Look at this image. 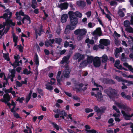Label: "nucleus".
<instances>
[{
  "label": "nucleus",
  "mask_w": 133,
  "mask_h": 133,
  "mask_svg": "<svg viewBox=\"0 0 133 133\" xmlns=\"http://www.w3.org/2000/svg\"><path fill=\"white\" fill-rule=\"evenodd\" d=\"M17 48L20 52H23V47L21 45H18L17 46Z\"/></svg>",
  "instance_id": "de8ad7c7"
},
{
  "label": "nucleus",
  "mask_w": 133,
  "mask_h": 133,
  "mask_svg": "<svg viewBox=\"0 0 133 133\" xmlns=\"http://www.w3.org/2000/svg\"><path fill=\"white\" fill-rule=\"evenodd\" d=\"M77 4L78 5L81 7H84L86 5L85 3V2L81 1H77Z\"/></svg>",
  "instance_id": "a878e982"
},
{
  "label": "nucleus",
  "mask_w": 133,
  "mask_h": 133,
  "mask_svg": "<svg viewBox=\"0 0 133 133\" xmlns=\"http://www.w3.org/2000/svg\"><path fill=\"white\" fill-rule=\"evenodd\" d=\"M124 24L125 27H127L130 25V22L128 20L125 21L124 22Z\"/></svg>",
  "instance_id": "49530a36"
},
{
  "label": "nucleus",
  "mask_w": 133,
  "mask_h": 133,
  "mask_svg": "<svg viewBox=\"0 0 133 133\" xmlns=\"http://www.w3.org/2000/svg\"><path fill=\"white\" fill-rule=\"evenodd\" d=\"M32 92L30 91V92L29 93V94L26 97V99H25V101L26 102V103H28V101L30 100V98H31V96L32 94Z\"/></svg>",
  "instance_id": "37998d69"
},
{
  "label": "nucleus",
  "mask_w": 133,
  "mask_h": 133,
  "mask_svg": "<svg viewBox=\"0 0 133 133\" xmlns=\"http://www.w3.org/2000/svg\"><path fill=\"white\" fill-rule=\"evenodd\" d=\"M99 43L104 46H107L110 44V42L108 39H102L100 40Z\"/></svg>",
  "instance_id": "f8f14e48"
},
{
  "label": "nucleus",
  "mask_w": 133,
  "mask_h": 133,
  "mask_svg": "<svg viewBox=\"0 0 133 133\" xmlns=\"http://www.w3.org/2000/svg\"><path fill=\"white\" fill-rule=\"evenodd\" d=\"M5 13L3 15L0 17V18H3L5 19V22H3L2 24L0 25V29L3 28L4 30V32L0 35V38L2 39L3 37L4 33H6L8 31L10 28L9 25L12 27L15 26V23L12 22V21L10 19L11 17L12 13L10 11L9 9H7L5 11Z\"/></svg>",
  "instance_id": "f257e3e1"
},
{
  "label": "nucleus",
  "mask_w": 133,
  "mask_h": 133,
  "mask_svg": "<svg viewBox=\"0 0 133 133\" xmlns=\"http://www.w3.org/2000/svg\"><path fill=\"white\" fill-rule=\"evenodd\" d=\"M121 96L127 100H130L131 99V97L129 95H126L125 93L124 92H122L121 94Z\"/></svg>",
  "instance_id": "4be33fe9"
},
{
  "label": "nucleus",
  "mask_w": 133,
  "mask_h": 133,
  "mask_svg": "<svg viewBox=\"0 0 133 133\" xmlns=\"http://www.w3.org/2000/svg\"><path fill=\"white\" fill-rule=\"evenodd\" d=\"M54 112L55 113H58L59 114L60 117L62 118L63 119H64V116H66L67 115L66 113L64 110L60 111L59 109L54 110Z\"/></svg>",
  "instance_id": "1a4fd4ad"
},
{
  "label": "nucleus",
  "mask_w": 133,
  "mask_h": 133,
  "mask_svg": "<svg viewBox=\"0 0 133 133\" xmlns=\"http://www.w3.org/2000/svg\"><path fill=\"white\" fill-rule=\"evenodd\" d=\"M19 63H20L21 64H22L21 60H20L19 62H18V61H15V62L13 64H11V65L14 66V68H15L17 66L20 65L19 64Z\"/></svg>",
  "instance_id": "c85d7f7f"
},
{
  "label": "nucleus",
  "mask_w": 133,
  "mask_h": 133,
  "mask_svg": "<svg viewBox=\"0 0 133 133\" xmlns=\"http://www.w3.org/2000/svg\"><path fill=\"white\" fill-rule=\"evenodd\" d=\"M34 62L36 65H38L39 63V60L37 55L36 54L34 57Z\"/></svg>",
  "instance_id": "e433bc0d"
},
{
  "label": "nucleus",
  "mask_w": 133,
  "mask_h": 133,
  "mask_svg": "<svg viewBox=\"0 0 133 133\" xmlns=\"http://www.w3.org/2000/svg\"><path fill=\"white\" fill-rule=\"evenodd\" d=\"M25 19H26L28 21V23L30 24L31 23L30 19L29 17L27 15H25L22 20V22L24 23V21Z\"/></svg>",
  "instance_id": "7c9ffc66"
},
{
  "label": "nucleus",
  "mask_w": 133,
  "mask_h": 133,
  "mask_svg": "<svg viewBox=\"0 0 133 133\" xmlns=\"http://www.w3.org/2000/svg\"><path fill=\"white\" fill-rule=\"evenodd\" d=\"M105 110V108L101 107L99 109L97 107H95L94 109L95 111L97 112V114H101Z\"/></svg>",
  "instance_id": "dca6fc26"
},
{
  "label": "nucleus",
  "mask_w": 133,
  "mask_h": 133,
  "mask_svg": "<svg viewBox=\"0 0 133 133\" xmlns=\"http://www.w3.org/2000/svg\"><path fill=\"white\" fill-rule=\"evenodd\" d=\"M3 56L4 58L7 61H10V59L9 57V54L8 53L3 54Z\"/></svg>",
  "instance_id": "4c0bfd02"
},
{
  "label": "nucleus",
  "mask_w": 133,
  "mask_h": 133,
  "mask_svg": "<svg viewBox=\"0 0 133 133\" xmlns=\"http://www.w3.org/2000/svg\"><path fill=\"white\" fill-rule=\"evenodd\" d=\"M120 61L119 60H116L115 64V66L118 69H120L122 67V65H119Z\"/></svg>",
  "instance_id": "2f4dec72"
},
{
  "label": "nucleus",
  "mask_w": 133,
  "mask_h": 133,
  "mask_svg": "<svg viewBox=\"0 0 133 133\" xmlns=\"http://www.w3.org/2000/svg\"><path fill=\"white\" fill-rule=\"evenodd\" d=\"M13 89L12 88H10L8 89H5L4 90L5 92L6 93H11V91Z\"/></svg>",
  "instance_id": "13d9d810"
},
{
  "label": "nucleus",
  "mask_w": 133,
  "mask_h": 133,
  "mask_svg": "<svg viewBox=\"0 0 133 133\" xmlns=\"http://www.w3.org/2000/svg\"><path fill=\"white\" fill-rule=\"evenodd\" d=\"M55 83V79L54 78H52L51 79V80L50 81V84L52 85H53Z\"/></svg>",
  "instance_id": "052dcab7"
},
{
  "label": "nucleus",
  "mask_w": 133,
  "mask_h": 133,
  "mask_svg": "<svg viewBox=\"0 0 133 133\" xmlns=\"http://www.w3.org/2000/svg\"><path fill=\"white\" fill-rule=\"evenodd\" d=\"M70 72V70L68 67H66L64 71L63 72V74L64 77L66 78H68L69 76V74Z\"/></svg>",
  "instance_id": "a211bd4d"
},
{
  "label": "nucleus",
  "mask_w": 133,
  "mask_h": 133,
  "mask_svg": "<svg viewBox=\"0 0 133 133\" xmlns=\"http://www.w3.org/2000/svg\"><path fill=\"white\" fill-rule=\"evenodd\" d=\"M12 36L14 42H17V40L18 39V36H16V35L14 34H12Z\"/></svg>",
  "instance_id": "a18cd8bd"
},
{
  "label": "nucleus",
  "mask_w": 133,
  "mask_h": 133,
  "mask_svg": "<svg viewBox=\"0 0 133 133\" xmlns=\"http://www.w3.org/2000/svg\"><path fill=\"white\" fill-rule=\"evenodd\" d=\"M109 3L110 4V5L112 6H114L117 4L116 2V1H114H114H110L109 2Z\"/></svg>",
  "instance_id": "3c124183"
},
{
  "label": "nucleus",
  "mask_w": 133,
  "mask_h": 133,
  "mask_svg": "<svg viewBox=\"0 0 133 133\" xmlns=\"http://www.w3.org/2000/svg\"><path fill=\"white\" fill-rule=\"evenodd\" d=\"M3 98L1 99L2 102L6 103L7 101H9L10 100V97L8 94H4L3 96Z\"/></svg>",
  "instance_id": "4468645a"
},
{
  "label": "nucleus",
  "mask_w": 133,
  "mask_h": 133,
  "mask_svg": "<svg viewBox=\"0 0 133 133\" xmlns=\"http://www.w3.org/2000/svg\"><path fill=\"white\" fill-rule=\"evenodd\" d=\"M115 78L116 80L119 82H122L124 83H127L128 82L127 81L125 80H124L122 77L115 76Z\"/></svg>",
  "instance_id": "5701e85b"
},
{
  "label": "nucleus",
  "mask_w": 133,
  "mask_h": 133,
  "mask_svg": "<svg viewBox=\"0 0 133 133\" xmlns=\"http://www.w3.org/2000/svg\"><path fill=\"white\" fill-rule=\"evenodd\" d=\"M86 57L87 60L83 61L81 63L79 67L83 68L86 66L88 64L92 63L94 61V58L92 56L86 55V56H85V57Z\"/></svg>",
  "instance_id": "39448f33"
},
{
  "label": "nucleus",
  "mask_w": 133,
  "mask_h": 133,
  "mask_svg": "<svg viewBox=\"0 0 133 133\" xmlns=\"http://www.w3.org/2000/svg\"><path fill=\"white\" fill-rule=\"evenodd\" d=\"M74 16H75L74 15H75L76 17L79 18H81L82 16V14L80 12L78 11H76L75 12H74Z\"/></svg>",
  "instance_id": "ea45409f"
},
{
  "label": "nucleus",
  "mask_w": 133,
  "mask_h": 133,
  "mask_svg": "<svg viewBox=\"0 0 133 133\" xmlns=\"http://www.w3.org/2000/svg\"><path fill=\"white\" fill-rule=\"evenodd\" d=\"M101 58L102 59V61L103 62H106L108 59V57L107 55L105 54L103 55L101 57Z\"/></svg>",
  "instance_id": "473e14b6"
},
{
  "label": "nucleus",
  "mask_w": 133,
  "mask_h": 133,
  "mask_svg": "<svg viewBox=\"0 0 133 133\" xmlns=\"http://www.w3.org/2000/svg\"><path fill=\"white\" fill-rule=\"evenodd\" d=\"M31 71L27 69H24L23 71V73L25 74L28 75L30 74Z\"/></svg>",
  "instance_id": "09e8293b"
},
{
  "label": "nucleus",
  "mask_w": 133,
  "mask_h": 133,
  "mask_svg": "<svg viewBox=\"0 0 133 133\" xmlns=\"http://www.w3.org/2000/svg\"><path fill=\"white\" fill-rule=\"evenodd\" d=\"M79 53H77L74 56V59L76 60L78 59L79 58Z\"/></svg>",
  "instance_id": "6e6d98bb"
},
{
  "label": "nucleus",
  "mask_w": 133,
  "mask_h": 133,
  "mask_svg": "<svg viewBox=\"0 0 133 133\" xmlns=\"http://www.w3.org/2000/svg\"><path fill=\"white\" fill-rule=\"evenodd\" d=\"M85 42L86 43H88L87 45L89 48L90 45L89 44H93L94 43V41L92 39L90 40L89 38H87L85 40Z\"/></svg>",
  "instance_id": "bb28decb"
},
{
  "label": "nucleus",
  "mask_w": 133,
  "mask_h": 133,
  "mask_svg": "<svg viewBox=\"0 0 133 133\" xmlns=\"http://www.w3.org/2000/svg\"><path fill=\"white\" fill-rule=\"evenodd\" d=\"M100 10L101 12H102L103 14H105L106 15V17L107 18L110 20H111V18L110 15L108 14H106L104 11V10L102 9L101 7L100 8Z\"/></svg>",
  "instance_id": "c9c22d12"
},
{
  "label": "nucleus",
  "mask_w": 133,
  "mask_h": 133,
  "mask_svg": "<svg viewBox=\"0 0 133 133\" xmlns=\"http://www.w3.org/2000/svg\"><path fill=\"white\" fill-rule=\"evenodd\" d=\"M125 9L124 8L119 9L118 11V14L121 17H123L124 16V13L122 12V11H125Z\"/></svg>",
  "instance_id": "c756f323"
},
{
  "label": "nucleus",
  "mask_w": 133,
  "mask_h": 133,
  "mask_svg": "<svg viewBox=\"0 0 133 133\" xmlns=\"http://www.w3.org/2000/svg\"><path fill=\"white\" fill-rule=\"evenodd\" d=\"M112 108L113 109L115 110L118 113H115L113 114V116L115 117V121L117 122H119L121 119L119 118L120 117L121 114L119 110L115 106L113 105Z\"/></svg>",
  "instance_id": "6e6552de"
},
{
  "label": "nucleus",
  "mask_w": 133,
  "mask_h": 133,
  "mask_svg": "<svg viewBox=\"0 0 133 133\" xmlns=\"http://www.w3.org/2000/svg\"><path fill=\"white\" fill-rule=\"evenodd\" d=\"M68 14L70 20V23L71 24L76 26L78 22L77 18L75 16H74V13L73 11H69Z\"/></svg>",
  "instance_id": "423d86ee"
},
{
  "label": "nucleus",
  "mask_w": 133,
  "mask_h": 133,
  "mask_svg": "<svg viewBox=\"0 0 133 133\" xmlns=\"http://www.w3.org/2000/svg\"><path fill=\"white\" fill-rule=\"evenodd\" d=\"M85 131L88 132L90 130V127L88 125H86L85 126Z\"/></svg>",
  "instance_id": "603ef678"
},
{
  "label": "nucleus",
  "mask_w": 133,
  "mask_h": 133,
  "mask_svg": "<svg viewBox=\"0 0 133 133\" xmlns=\"http://www.w3.org/2000/svg\"><path fill=\"white\" fill-rule=\"evenodd\" d=\"M79 58L78 59V62L84 59L85 58V56H86V55H82L80 54H79Z\"/></svg>",
  "instance_id": "72a5a7b5"
},
{
  "label": "nucleus",
  "mask_w": 133,
  "mask_h": 133,
  "mask_svg": "<svg viewBox=\"0 0 133 133\" xmlns=\"http://www.w3.org/2000/svg\"><path fill=\"white\" fill-rule=\"evenodd\" d=\"M68 5L66 3H64L60 4L58 7L62 10L66 9H67Z\"/></svg>",
  "instance_id": "f3484780"
},
{
  "label": "nucleus",
  "mask_w": 133,
  "mask_h": 133,
  "mask_svg": "<svg viewBox=\"0 0 133 133\" xmlns=\"http://www.w3.org/2000/svg\"><path fill=\"white\" fill-rule=\"evenodd\" d=\"M125 55L124 53H122V57L121 58V61H126V59L124 57Z\"/></svg>",
  "instance_id": "680f3d73"
},
{
  "label": "nucleus",
  "mask_w": 133,
  "mask_h": 133,
  "mask_svg": "<svg viewBox=\"0 0 133 133\" xmlns=\"http://www.w3.org/2000/svg\"><path fill=\"white\" fill-rule=\"evenodd\" d=\"M87 133H98V132L94 129L90 130Z\"/></svg>",
  "instance_id": "0e129e2a"
},
{
  "label": "nucleus",
  "mask_w": 133,
  "mask_h": 133,
  "mask_svg": "<svg viewBox=\"0 0 133 133\" xmlns=\"http://www.w3.org/2000/svg\"><path fill=\"white\" fill-rule=\"evenodd\" d=\"M16 18L18 20H21V17L19 15V12H17L16 14Z\"/></svg>",
  "instance_id": "864d4df0"
},
{
  "label": "nucleus",
  "mask_w": 133,
  "mask_h": 133,
  "mask_svg": "<svg viewBox=\"0 0 133 133\" xmlns=\"http://www.w3.org/2000/svg\"><path fill=\"white\" fill-rule=\"evenodd\" d=\"M93 64L96 67H98L101 65V61L99 57H95L93 61Z\"/></svg>",
  "instance_id": "9d476101"
},
{
  "label": "nucleus",
  "mask_w": 133,
  "mask_h": 133,
  "mask_svg": "<svg viewBox=\"0 0 133 133\" xmlns=\"http://www.w3.org/2000/svg\"><path fill=\"white\" fill-rule=\"evenodd\" d=\"M51 124L52 125L53 127L55 128L57 130H58L60 129L62 130V128L61 126L57 125V124L54 122L51 123Z\"/></svg>",
  "instance_id": "cd10ccee"
},
{
  "label": "nucleus",
  "mask_w": 133,
  "mask_h": 133,
  "mask_svg": "<svg viewBox=\"0 0 133 133\" xmlns=\"http://www.w3.org/2000/svg\"><path fill=\"white\" fill-rule=\"evenodd\" d=\"M114 104L119 108L122 109L121 111V113L125 119L129 120L133 116V113L130 112L131 111L130 108L125 105L121 102L115 101Z\"/></svg>",
  "instance_id": "f03ea898"
},
{
  "label": "nucleus",
  "mask_w": 133,
  "mask_h": 133,
  "mask_svg": "<svg viewBox=\"0 0 133 133\" xmlns=\"http://www.w3.org/2000/svg\"><path fill=\"white\" fill-rule=\"evenodd\" d=\"M85 14L87 15V17L89 18L91 15V12L90 11H89L86 13Z\"/></svg>",
  "instance_id": "69168bd1"
},
{
  "label": "nucleus",
  "mask_w": 133,
  "mask_h": 133,
  "mask_svg": "<svg viewBox=\"0 0 133 133\" xmlns=\"http://www.w3.org/2000/svg\"><path fill=\"white\" fill-rule=\"evenodd\" d=\"M70 57V56L69 55L66 57H64L61 62V63L63 64L64 63H68V60H69Z\"/></svg>",
  "instance_id": "b1692460"
},
{
  "label": "nucleus",
  "mask_w": 133,
  "mask_h": 133,
  "mask_svg": "<svg viewBox=\"0 0 133 133\" xmlns=\"http://www.w3.org/2000/svg\"><path fill=\"white\" fill-rule=\"evenodd\" d=\"M125 30L126 31L129 33H133V28L131 27L127 28Z\"/></svg>",
  "instance_id": "79ce46f5"
},
{
  "label": "nucleus",
  "mask_w": 133,
  "mask_h": 133,
  "mask_svg": "<svg viewBox=\"0 0 133 133\" xmlns=\"http://www.w3.org/2000/svg\"><path fill=\"white\" fill-rule=\"evenodd\" d=\"M42 26L41 25L37 29L35 30L36 35V38L37 39L38 37V35L39 36H41V33L44 31V30L42 29Z\"/></svg>",
  "instance_id": "ddd939ff"
},
{
  "label": "nucleus",
  "mask_w": 133,
  "mask_h": 133,
  "mask_svg": "<svg viewBox=\"0 0 133 133\" xmlns=\"http://www.w3.org/2000/svg\"><path fill=\"white\" fill-rule=\"evenodd\" d=\"M103 82L104 83H108L110 84H114L115 82L112 79H104Z\"/></svg>",
  "instance_id": "393cba45"
},
{
  "label": "nucleus",
  "mask_w": 133,
  "mask_h": 133,
  "mask_svg": "<svg viewBox=\"0 0 133 133\" xmlns=\"http://www.w3.org/2000/svg\"><path fill=\"white\" fill-rule=\"evenodd\" d=\"M128 14L131 15V19L130 20L131 24L133 25V14L132 15H131V13Z\"/></svg>",
  "instance_id": "338daca9"
},
{
  "label": "nucleus",
  "mask_w": 133,
  "mask_h": 133,
  "mask_svg": "<svg viewBox=\"0 0 133 133\" xmlns=\"http://www.w3.org/2000/svg\"><path fill=\"white\" fill-rule=\"evenodd\" d=\"M104 92L107 93L110 98H111V96L115 93L116 91L115 89H109L105 90Z\"/></svg>",
  "instance_id": "9b49d317"
},
{
  "label": "nucleus",
  "mask_w": 133,
  "mask_h": 133,
  "mask_svg": "<svg viewBox=\"0 0 133 133\" xmlns=\"http://www.w3.org/2000/svg\"><path fill=\"white\" fill-rule=\"evenodd\" d=\"M92 38L96 40L98 39V35L100 36L102 35L101 28H97L92 33Z\"/></svg>",
  "instance_id": "0eeeda50"
},
{
  "label": "nucleus",
  "mask_w": 133,
  "mask_h": 133,
  "mask_svg": "<svg viewBox=\"0 0 133 133\" xmlns=\"http://www.w3.org/2000/svg\"><path fill=\"white\" fill-rule=\"evenodd\" d=\"M61 71H59L57 74V76H56L57 81L59 84H60L61 80V79L62 80L63 79V78L62 76L61 78L60 77V75H61Z\"/></svg>",
  "instance_id": "412c9836"
},
{
  "label": "nucleus",
  "mask_w": 133,
  "mask_h": 133,
  "mask_svg": "<svg viewBox=\"0 0 133 133\" xmlns=\"http://www.w3.org/2000/svg\"><path fill=\"white\" fill-rule=\"evenodd\" d=\"M68 17L67 14H63L61 16V21L62 23L65 22L67 21Z\"/></svg>",
  "instance_id": "aec40b11"
},
{
  "label": "nucleus",
  "mask_w": 133,
  "mask_h": 133,
  "mask_svg": "<svg viewBox=\"0 0 133 133\" xmlns=\"http://www.w3.org/2000/svg\"><path fill=\"white\" fill-rule=\"evenodd\" d=\"M37 5L36 0H32L31 6L33 9H35L36 8Z\"/></svg>",
  "instance_id": "58836bf2"
},
{
  "label": "nucleus",
  "mask_w": 133,
  "mask_h": 133,
  "mask_svg": "<svg viewBox=\"0 0 133 133\" xmlns=\"http://www.w3.org/2000/svg\"><path fill=\"white\" fill-rule=\"evenodd\" d=\"M46 88L49 90H52L53 89V88L52 86L49 85V83L46 84Z\"/></svg>",
  "instance_id": "c03bdc74"
},
{
  "label": "nucleus",
  "mask_w": 133,
  "mask_h": 133,
  "mask_svg": "<svg viewBox=\"0 0 133 133\" xmlns=\"http://www.w3.org/2000/svg\"><path fill=\"white\" fill-rule=\"evenodd\" d=\"M94 85L98 88H93L92 89V90H99V91L96 95H95L98 101H101L103 100V97L102 94L100 91L103 90L102 87L99 85L96 84V83H94Z\"/></svg>",
  "instance_id": "20e7f679"
},
{
  "label": "nucleus",
  "mask_w": 133,
  "mask_h": 133,
  "mask_svg": "<svg viewBox=\"0 0 133 133\" xmlns=\"http://www.w3.org/2000/svg\"><path fill=\"white\" fill-rule=\"evenodd\" d=\"M87 33V30L85 28L78 29L74 32L75 35H79L77 37V39L78 41L82 40Z\"/></svg>",
  "instance_id": "7ed1b4c3"
},
{
  "label": "nucleus",
  "mask_w": 133,
  "mask_h": 133,
  "mask_svg": "<svg viewBox=\"0 0 133 133\" xmlns=\"http://www.w3.org/2000/svg\"><path fill=\"white\" fill-rule=\"evenodd\" d=\"M55 41L56 43L59 44L62 41V40L60 38H56L55 39V40L54 39H50L49 40V41L51 42L52 44L54 43Z\"/></svg>",
  "instance_id": "6ab92c4d"
},
{
  "label": "nucleus",
  "mask_w": 133,
  "mask_h": 133,
  "mask_svg": "<svg viewBox=\"0 0 133 133\" xmlns=\"http://www.w3.org/2000/svg\"><path fill=\"white\" fill-rule=\"evenodd\" d=\"M9 71L10 73L8 75V77L9 78H11V80L12 82L13 81V78L15 76V71L14 69H9Z\"/></svg>",
  "instance_id": "2eb2a0df"
},
{
  "label": "nucleus",
  "mask_w": 133,
  "mask_h": 133,
  "mask_svg": "<svg viewBox=\"0 0 133 133\" xmlns=\"http://www.w3.org/2000/svg\"><path fill=\"white\" fill-rule=\"evenodd\" d=\"M83 86V85L82 84H80L79 85H77L76 86L77 88L76 89L77 90H79L82 89V87Z\"/></svg>",
  "instance_id": "5fc2aeb1"
},
{
  "label": "nucleus",
  "mask_w": 133,
  "mask_h": 133,
  "mask_svg": "<svg viewBox=\"0 0 133 133\" xmlns=\"http://www.w3.org/2000/svg\"><path fill=\"white\" fill-rule=\"evenodd\" d=\"M95 24L94 23H92L91 22H89L88 24V26L89 28H92L94 27Z\"/></svg>",
  "instance_id": "4d7b16f0"
},
{
  "label": "nucleus",
  "mask_w": 133,
  "mask_h": 133,
  "mask_svg": "<svg viewBox=\"0 0 133 133\" xmlns=\"http://www.w3.org/2000/svg\"><path fill=\"white\" fill-rule=\"evenodd\" d=\"M24 132L25 133H32V131L31 130V129H30L29 130L25 129L24 130Z\"/></svg>",
  "instance_id": "774afa93"
},
{
  "label": "nucleus",
  "mask_w": 133,
  "mask_h": 133,
  "mask_svg": "<svg viewBox=\"0 0 133 133\" xmlns=\"http://www.w3.org/2000/svg\"><path fill=\"white\" fill-rule=\"evenodd\" d=\"M85 112L87 113H89L92 112L93 111V110L89 108H87L85 109Z\"/></svg>",
  "instance_id": "e2e57ef3"
},
{
  "label": "nucleus",
  "mask_w": 133,
  "mask_h": 133,
  "mask_svg": "<svg viewBox=\"0 0 133 133\" xmlns=\"http://www.w3.org/2000/svg\"><path fill=\"white\" fill-rule=\"evenodd\" d=\"M13 114L14 116L16 118H21L19 114L16 112L13 113Z\"/></svg>",
  "instance_id": "bf43d9fd"
},
{
  "label": "nucleus",
  "mask_w": 133,
  "mask_h": 133,
  "mask_svg": "<svg viewBox=\"0 0 133 133\" xmlns=\"http://www.w3.org/2000/svg\"><path fill=\"white\" fill-rule=\"evenodd\" d=\"M125 37H126L125 36ZM129 39L128 42L130 44H133V38L131 36H129V37H127Z\"/></svg>",
  "instance_id": "a19ab883"
},
{
  "label": "nucleus",
  "mask_w": 133,
  "mask_h": 133,
  "mask_svg": "<svg viewBox=\"0 0 133 133\" xmlns=\"http://www.w3.org/2000/svg\"><path fill=\"white\" fill-rule=\"evenodd\" d=\"M76 27V26L73 25L71 24V23L70 24V25H68L66 26L67 28H68V29H69L70 30H73Z\"/></svg>",
  "instance_id": "f704fd0d"
},
{
  "label": "nucleus",
  "mask_w": 133,
  "mask_h": 133,
  "mask_svg": "<svg viewBox=\"0 0 133 133\" xmlns=\"http://www.w3.org/2000/svg\"><path fill=\"white\" fill-rule=\"evenodd\" d=\"M52 43L51 44L48 41H46L45 42V45L47 47H48L49 46H52Z\"/></svg>",
  "instance_id": "8fccbe9b"
}]
</instances>
